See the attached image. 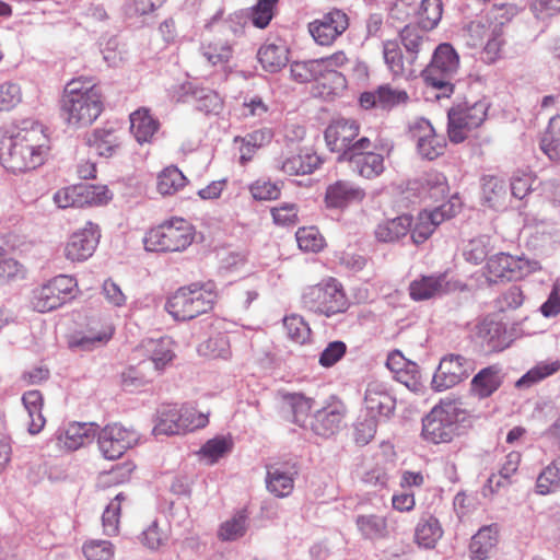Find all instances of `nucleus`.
<instances>
[{"mask_svg": "<svg viewBox=\"0 0 560 560\" xmlns=\"http://www.w3.org/2000/svg\"><path fill=\"white\" fill-rule=\"evenodd\" d=\"M10 139L7 152L0 153V162L12 173H23L40 166L49 151V139L44 127L34 121H24Z\"/></svg>", "mask_w": 560, "mask_h": 560, "instance_id": "1", "label": "nucleus"}, {"mask_svg": "<svg viewBox=\"0 0 560 560\" xmlns=\"http://www.w3.org/2000/svg\"><path fill=\"white\" fill-rule=\"evenodd\" d=\"M104 109L101 90L91 80L73 79L65 86L60 112L65 122L79 129L92 125Z\"/></svg>", "mask_w": 560, "mask_h": 560, "instance_id": "2", "label": "nucleus"}, {"mask_svg": "<svg viewBox=\"0 0 560 560\" xmlns=\"http://www.w3.org/2000/svg\"><path fill=\"white\" fill-rule=\"evenodd\" d=\"M218 298L213 281L194 282L179 288L166 302L167 312L177 320H190L212 310Z\"/></svg>", "mask_w": 560, "mask_h": 560, "instance_id": "3", "label": "nucleus"}, {"mask_svg": "<svg viewBox=\"0 0 560 560\" xmlns=\"http://www.w3.org/2000/svg\"><path fill=\"white\" fill-rule=\"evenodd\" d=\"M459 70V56L448 43L440 44L431 61L421 70L428 85L438 91L436 97H450L454 93L455 77Z\"/></svg>", "mask_w": 560, "mask_h": 560, "instance_id": "4", "label": "nucleus"}, {"mask_svg": "<svg viewBox=\"0 0 560 560\" xmlns=\"http://www.w3.org/2000/svg\"><path fill=\"white\" fill-rule=\"evenodd\" d=\"M463 412L460 402L445 398L422 420V438L433 444L448 443L457 435L459 416Z\"/></svg>", "mask_w": 560, "mask_h": 560, "instance_id": "5", "label": "nucleus"}, {"mask_svg": "<svg viewBox=\"0 0 560 560\" xmlns=\"http://www.w3.org/2000/svg\"><path fill=\"white\" fill-rule=\"evenodd\" d=\"M194 240L192 226L182 218H174L151 229L144 236V248L149 252H182Z\"/></svg>", "mask_w": 560, "mask_h": 560, "instance_id": "6", "label": "nucleus"}, {"mask_svg": "<svg viewBox=\"0 0 560 560\" xmlns=\"http://www.w3.org/2000/svg\"><path fill=\"white\" fill-rule=\"evenodd\" d=\"M302 303L311 312L326 317L343 313L348 308L342 285L334 278L306 288L302 294Z\"/></svg>", "mask_w": 560, "mask_h": 560, "instance_id": "7", "label": "nucleus"}, {"mask_svg": "<svg viewBox=\"0 0 560 560\" xmlns=\"http://www.w3.org/2000/svg\"><path fill=\"white\" fill-rule=\"evenodd\" d=\"M207 423L208 417L191 407L177 409L175 406H163L158 410L153 434L155 436L182 434L205 428Z\"/></svg>", "mask_w": 560, "mask_h": 560, "instance_id": "8", "label": "nucleus"}, {"mask_svg": "<svg viewBox=\"0 0 560 560\" xmlns=\"http://www.w3.org/2000/svg\"><path fill=\"white\" fill-rule=\"evenodd\" d=\"M488 105L483 101L463 102L454 105L447 113V135L453 143H460L471 129L479 127L486 119Z\"/></svg>", "mask_w": 560, "mask_h": 560, "instance_id": "9", "label": "nucleus"}, {"mask_svg": "<svg viewBox=\"0 0 560 560\" xmlns=\"http://www.w3.org/2000/svg\"><path fill=\"white\" fill-rule=\"evenodd\" d=\"M77 281L73 277L60 275L34 291L32 304L39 313L56 310L73 299Z\"/></svg>", "mask_w": 560, "mask_h": 560, "instance_id": "10", "label": "nucleus"}, {"mask_svg": "<svg viewBox=\"0 0 560 560\" xmlns=\"http://www.w3.org/2000/svg\"><path fill=\"white\" fill-rule=\"evenodd\" d=\"M475 370V362L462 354L450 353L444 355L433 375L432 388L443 392L462 383Z\"/></svg>", "mask_w": 560, "mask_h": 560, "instance_id": "11", "label": "nucleus"}, {"mask_svg": "<svg viewBox=\"0 0 560 560\" xmlns=\"http://www.w3.org/2000/svg\"><path fill=\"white\" fill-rule=\"evenodd\" d=\"M97 433V445L106 459H117L139 441V434L119 423L107 424Z\"/></svg>", "mask_w": 560, "mask_h": 560, "instance_id": "12", "label": "nucleus"}, {"mask_svg": "<svg viewBox=\"0 0 560 560\" xmlns=\"http://www.w3.org/2000/svg\"><path fill=\"white\" fill-rule=\"evenodd\" d=\"M537 268L536 261H530L523 256H512L506 253H498L487 260V270L490 280L516 281L529 275Z\"/></svg>", "mask_w": 560, "mask_h": 560, "instance_id": "13", "label": "nucleus"}, {"mask_svg": "<svg viewBox=\"0 0 560 560\" xmlns=\"http://www.w3.org/2000/svg\"><path fill=\"white\" fill-rule=\"evenodd\" d=\"M307 27L318 45L329 46L348 30L349 18L342 10L334 8L310 22Z\"/></svg>", "mask_w": 560, "mask_h": 560, "instance_id": "14", "label": "nucleus"}, {"mask_svg": "<svg viewBox=\"0 0 560 560\" xmlns=\"http://www.w3.org/2000/svg\"><path fill=\"white\" fill-rule=\"evenodd\" d=\"M474 338L486 353L502 351L511 343L505 325L490 318H485L475 326Z\"/></svg>", "mask_w": 560, "mask_h": 560, "instance_id": "15", "label": "nucleus"}, {"mask_svg": "<svg viewBox=\"0 0 560 560\" xmlns=\"http://www.w3.org/2000/svg\"><path fill=\"white\" fill-rule=\"evenodd\" d=\"M98 241L97 225L88 222L83 229L71 234L65 247V256L71 261L86 260L93 255Z\"/></svg>", "mask_w": 560, "mask_h": 560, "instance_id": "16", "label": "nucleus"}, {"mask_svg": "<svg viewBox=\"0 0 560 560\" xmlns=\"http://www.w3.org/2000/svg\"><path fill=\"white\" fill-rule=\"evenodd\" d=\"M266 488L277 498L290 495L294 489V479L299 475L296 463L285 462L266 466Z\"/></svg>", "mask_w": 560, "mask_h": 560, "instance_id": "17", "label": "nucleus"}, {"mask_svg": "<svg viewBox=\"0 0 560 560\" xmlns=\"http://www.w3.org/2000/svg\"><path fill=\"white\" fill-rule=\"evenodd\" d=\"M411 137L417 141L419 154L428 160H434L443 154L445 140L435 130L428 119L420 118L410 128Z\"/></svg>", "mask_w": 560, "mask_h": 560, "instance_id": "18", "label": "nucleus"}, {"mask_svg": "<svg viewBox=\"0 0 560 560\" xmlns=\"http://www.w3.org/2000/svg\"><path fill=\"white\" fill-rule=\"evenodd\" d=\"M364 405L370 416L389 419L396 409V399L388 390L386 384L373 381L365 389Z\"/></svg>", "mask_w": 560, "mask_h": 560, "instance_id": "19", "label": "nucleus"}, {"mask_svg": "<svg viewBox=\"0 0 560 560\" xmlns=\"http://www.w3.org/2000/svg\"><path fill=\"white\" fill-rule=\"evenodd\" d=\"M359 124L353 119L337 118L325 130V141L332 152L343 153L358 137Z\"/></svg>", "mask_w": 560, "mask_h": 560, "instance_id": "20", "label": "nucleus"}, {"mask_svg": "<svg viewBox=\"0 0 560 560\" xmlns=\"http://www.w3.org/2000/svg\"><path fill=\"white\" fill-rule=\"evenodd\" d=\"M409 100L405 90L394 89L389 84L380 85L375 91L363 92L360 96V105L364 109L381 108L392 109Z\"/></svg>", "mask_w": 560, "mask_h": 560, "instance_id": "21", "label": "nucleus"}, {"mask_svg": "<svg viewBox=\"0 0 560 560\" xmlns=\"http://www.w3.org/2000/svg\"><path fill=\"white\" fill-rule=\"evenodd\" d=\"M383 57L387 69L394 77L412 79L417 75L419 67L415 63L412 57L402 54L396 40H385L383 43Z\"/></svg>", "mask_w": 560, "mask_h": 560, "instance_id": "22", "label": "nucleus"}, {"mask_svg": "<svg viewBox=\"0 0 560 560\" xmlns=\"http://www.w3.org/2000/svg\"><path fill=\"white\" fill-rule=\"evenodd\" d=\"M365 191L349 180H337L326 188L325 205L330 209H343L364 199Z\"/></svg>", "mask_w": 560, "mask_h": 560, "instance_id": "23", "label": "nucleus"}, {"mask_svg": "<svg viewBox=\"0 0 560 560\" xmlns=\"http://www.w3.org/2000/svg\"><path fill=\"white\" fill-rule=\"evenodd\" d=\"M452 290L453 288L445 273L422 276L420 279L413 280L409 285L410 298L413 301L440 298Z\"/></svg>", "mask_w": 560, "mask_h": 560, "instance_id": "24", "label": "nucleus"}, {"mask_svg": "<svg viewBox=\"0 0 560 560\" xmlns=\"http://www.w3.org/2000/svg\"><path fill=\"white\" fill-rule=\"evenodd\" d=\"M343 418L345 408L342 405H329L315 412L311 421V429L319 436L329 438L340 430Z\"/></svg>", "mask_w": 560, "mask_h": 560, "instance_id": "25", "label": "nucleus"}, {"mask_svg": "<svg viewBox=\"0 0 560 560\" xmlns=\"http://www.w3.org/2000/svg\"><path fill=\"white\" fill-rule=\"evenodd\" d=\"M428 30L418 25H406L399 33L400 42L405 48L406 55L412 57L415 63L420 68L419 59L422 54H428L431 49V42L427 34Z\"/></svg>", "mask_w": 560, "mask_h": 560, "instance_id": "26", "label": "nucleus"}, {"mask_svg": "<svg viewBox=\"0 0 560 560\" xmlns=\"http://www.w3.org/2000/svg\"><path fill=\"white\" fill-rule=\"evenodd\" d=\"M98 425L93 422H73L58 435L59 444L68 451H75L90 443L96 435Z\"/></svg>", "mask_w": 560, "mask_h": 560, "instance_id": "27", "label": "nucleus"}, {"mask_svg": "<svg viewBox=\"0 0 560 560\" xmlns=\"http://www.w3.org/2000/svg\"><path fill=\"white\" fill-rule=\"evenodd\" d=\"M411 185V189L417 190L422 199L439 201L448 192L446 177L436 171L424 173Z\"/></svg>", "mask_w": 560, "mask_h": 560, "instance_id": "28", "label": "nucleus"}, {"mask_svg": "<svg viewBox=\"0 0 560 560\" xmlns=\"http://www.w3.org/2000/svg\"><path fill=\"white\" fill-rule=\"evenodd\" d=\"M481 200L494 210L506 208L508 188L505 182L497 176L486 175L481 178Z\"/></svg>", "mask_w": 560, "mask_h": 560, "instance_id": "29", "label": "nucleus"}, {"mask_svg": "<svg viewBox=\"0 0 560 560\" xmlns=\"http://www.w3.org/2000/svg\"><path fill=\"white\" fill-rule=\"evenodd\" d=\"M501 370L498 365H490L480 370L470 382V392L479 397H490L499 389L502 383Z\"/></svg>", "mask_w": 560, "mask_h": 560, "instance_id": "30", "label": "nucleus"}, {"mask_svg": "<svg viewBox=\"0 0 560 560\" xmlns=\"http://www.w3.org/2000/svg\"><path fill=\"white\" fill-rule=\"evenodd\" d=\"M113 332L114 328L110 324L102 325L98 330L90 327L84 334L72 336L69 345L71 348L91 351L107 343L113 337Z\"/></svg>", "mask_w": 560, "mask_h": 560, "instance_id": "31", "label": "nucleus"}, {"mask_svg": "<svg viewBox=\"0 0 560 560\" xmlns=\"http://www.w3.org/2000/svg\"><path fill=\"white\" fill-rule=\"evenodd\" d=\"M498 542V529L495 525L481 527L477 534L471 537L469 544L471 560H486L494 549Z\"/></svg>", "mask_w": 560, "mask_h": 560, "instance_id": "32", "label": "nucleus"}, {"mask_svg": "<svg viewBox=\"0 0 560 560\" xmlns=\"http://www.w3.org/2000/svg\"><path fill=\"white\" fill-rule=\"evenodd\" d=\"M86 143L100 156L109 158L119 147L118 131L113 127L95 129L86 138Z\"/></svg>", "mask_w": 560, "mask_h": 560, "instance_id": "33", "label": "nucleus"}, {"mask_svg": "<svg viewBox=\"0 0 560 560\" xmlns=\"http://www.w3.org/2000/svg\"><path fill=\"white\" fill-rule=\"evenodd\" d=\"M289 49L284 44H265L258 52L257 58L264 70L275 73L280 71L289 61Z\"/></svg>", "mask_w": 560, "mask_h": 560, "instance_id": "34", "label": "nucleus"}, {"mask_svg": "<svg viewBox=\"0 0 560 560\" xmlns=\"http://www.w3.org/2000/svg\"><path fill=\"white\" fill-rule=\"evenodd\" d=\"M411 226L412 217L402 214L380 223L375 230V236L381 242H397L409 234Z\"/></svg>", "mask_w": 560, "mask_h": 560, "instance_id": "35", "label": "nucleus"}, {"mask_svg": "<svg viewBox=\"0 0 560 560\" xmlns=\"http://www.w3.org/2000/svg\"><path fill=\"white\" fill-rule=\"evenodd\" d=\"M354 172L364 178H374L384 172V158L380 153L363 152L360 155H350L347 160Z\"/></svg>", "mask_w": 560, "mask_h": 560, "instance_id": "36", "label": "nucleus"}, {"mask_svg": "<svg viewBox=\"0 0 560 560\" xmlns=\"http://www.w3.org/2000/svg\"><path fill=\"white\" fill-rule=\"evenodd\" d=\"M159 129V121L147 108H139L130 115V130L139 143L151 141Z\"/></svg>", "mask_w": 560, "mask_h": 560, "instance_id": "37", "label": "nucleus"}, {"mask_svg": "<svg viewBox=\"0 0 560 560\" xmlns=\"http://www.w3.org/2000/svg\"><path fill=\"white\" fill-rule=\"evenodd\" d=\"M322 164L320 158L313 152H300L281 162L280 170L288 175H306Z\"/></svg>", "mask_w": 560, "mask_h": 560, "instance_id": "38", "label": "nucleus"}, {"mask_svg": "<svg viewBox=\"0 0 560 560\" xmlns=\"http://www.w3.org/2000/svg\"><path fill=\"white\" fill-rule=\"evenodd\" d=\"M317 95L323 98H330L346 88L345 75L336 69L322 68L320 74L314 81Z\"/></svg>", "mask_w": 560, "mask_h": 560, "instance_id": "39", "label": "nucleus"}, {"mask_svg": "<svg viewBox=\"0 0 560 560\" xmlns=\"http://www.w3.org/2000/svg\"><path fill=\"white\" fill-rule=\"evenodd\" d=\"M73 192L75 197V208L101 206L110 199L109 191L105 186L79 184L73 186Z\"/></svg>", "mask_w": 560, "mask_h": 560, "instance_id": "40", "label": "nucleus"}, {"mask_svg": "<svg viewBox=\"0 0 560 560\" xmlns=\"http://www.w3.org/2000/svg\"><path fill=\"white\" fill-rule=\"evenodd\" d=\"M443 535L438 518L432 515L422 517L416 527V541L424 548H433Z\"/></svg>", "mask_w": 560, "mask_h": 560, "instance_id": "41", "label": "nucleus"}, {"mask_svg": "<svg viewBox=\"0 0 560 560\" xmlns=\"http://www.w3.org/2000/svg\"><path fill=\"white\" fill-rule=\"evenodd\" d=\"M144 348L150 354L151 363L154 365L155 370H163L174 358L172 340L168 337L156 340L150 339L145 341Z\"/></svg>", "mask_w": 560, "mask_h": 560, "instance_id": "42", "label": "nucleus"}, {"mask_svg": "<svg viewBox=\"0 0 560 560\" xmlns=\"http://www.w3.org/2000/svg\"><path fill=\"white\" fill-rule=\"evenodd\" d=\"M544 153L557 163H560V115L549 119L548 127L540 140Z\"/></svg>", "mask_w": 560, "mask_h": 560, "instance_id": "43", "label": "nucleus"}, {"mask_svg": "<svg viewBox=\"0 0 560 560\" xmlns=\"http://www.w3.org/2000/svg\"><path fill=\"white\" fill-rule=\"evenodd\" d=\"M560 489V457L555 458L538 475L536 493L547 495Z\"/></svg>", "mask_w": 560, "mask_h": 560, "instance_id": "44", "label": "nucleus"}, {"mask_svg": "<svg viewBox=\"0 0 560 560\" xmlns=\"http://www.w3.org/2000/svg\"><path fill=\"white\" fill-rule=\"evenodd\" d=\"M560 371V361L555 360L551 362H539L529 371H527L521 378L515 383V387L523 389L529 388L533 385L541 382L542 380L551 376Z\"/></svg>", "mask_w": 560, "mask_h": 560, "instance_id": "45", "label": "nucleus"}, {"mask_svg": "<svg viewBox=\"0 0 560 560\" xmlns=\"http://www.w3.org/2000/svg\"><path fill=\"white\" fill-rule=\"evenodd\" d=\"M355 524L365 539H381L387 536L386 518L375 514L358 515Z\"/></svg>", "mask_w": 560, "mask_h": 560, "instance_id": "46", "label": "nucleus"}, {"mask_svg": "<svg viewBox=\"0 0 560 560\" xmlns=\"http://www.w3.org/2000/svg\"><path fill=\"white\" fill-rule=\"evenodd\" d=\"M186 185V177L176 166L164 168L158 176L156 188L161 195L177 192Z\"/></svg>", "mask_w": 560, "mask_h": 560, "instance_id": "47", "label": "nucleus"}, {"mask_svg": "<svg viewBox=\"0 0 560 560\" xmlns=\"http://www.w3.org/2000/svg\"><path fill=\"white\" fill-rule=\"evenodd\" d=\"M247 527L248 516L246 512L238 511L230 520L222 523L219 537L226 541L236 540L245 535Z\"/></svg>", "mask_w": 560, "mask_h": 560, "instance_id": "48", "label": "nucleus"}, {"mask_svg": "<svg viewBox=\"0 0 560 560\" xmlns=\"http://www.w3.org/2000/svg\"><path fill=\"white\" fill-rule=\"evenodd\" d=\"M320 70L322 63L318 59L293 61L290 66L291 78L298 83L314 82Z\"/></svg>", "mask_w": 560, "mask_h": 560, "instance_id": "49", "label": "nucleus"}, {"mask_svg": "<svg viewBox=\"0 0 560 560\" xmlns=\"http://www.w3.org/2000/svg\"><path fill=\"white\" fill-rule=\"evenodd\" d=\"M442 0H422L419 9V19L424 30H433L442 19Z\"/></svg>", "mask_w": 560, "mask_h": 560, "instance_id": "50", "label": "nucleus"}, {"mask_svg": "<svg viewBox=\"0 0 560 560\" xmlns=\"http://www.w3.org/2000/svg\"><path fill=\"white\" fill-rule=\"evenodd\" d=\"M194 104L205 114H217L222 108V100L219 94L208 88H199L195 91Z\"/></svg>", "mask_w": 560, "mask_h": 560, "instance_id": "51", "label": "nucleus"}, {"mask_svg": "<svg viewBox=\"0 0 560 560\" xmlns=\"http://www.w3.org/2000/svg\"><path fill=\"white\" fill-rule=\"evenodd\" d=\"M283 326L288 337L296 343H305L311 336L308 324L299 315H290L284 317Z\"/></svg>", "mask_w": 560, "mask_h": 560, "instance_id": "52", "label": "nucleus"}, {"mask_svg": "<svg viewBox=\"0 0 560 560\" xmlns=\"http://www.w3.org/2000/svg\"><path fill=\"white\" fill-rule=\"evenodd\" d=\"M295 236L302 250L319 252L324 247V238L314 226L300 228Z\"/></svg>", "mask_w": 560, "mask_h": 560, "instance_id": "53", "label": "nucleus"}, {"mask_svg": "<svg viewBox=\"0 0 560 560\" xmlns=\"http://www.w3.org/2000/svg\"><path fill=\"white\" fill-rule=\"evenodd\" d=\"M249 191L256 200H276L280 196L281 186L268 178H259L249 186Z\"/></svg>", "mask_w": 560, "mask_h": 560, "instance_id": "54", "label": "nucleus"}, {"mask_svg": "<svg viewBox=\"0 0 560 560\" xmlns=\"http://www.w3.org/2000/svg\"><path fill=\"white\" fill-rule=\"evenodd\" d=\"M279 0H258L252 9V23L258 28H265L273 18L275 9Z\"/></svg>", "mask_w": 560, "mask_h": 560, "instance_id": "55", "label": "nucleus"}, {"mask_svg": "<svg viewBox=\"0 0 560 560\" xmlns=\"http://www.w3.org/2000/svg\"><path fill=\"white\" fill-rule=\"evenodd\" d=\"M285 400L291 407L293 420L300 427H305L306 419L312 408V399L303 396L302 394H290Z\"/></svg>", "mask_w": 560, "mask_h": 560, "instance_id": "56", "label": "nucleus"}, {"mask_svg": "<svg viewBox=\"0 0 560 560\" xmlns=\"http://www.w3.org/2000/svg\"><path fill=\"white\" fill-rule=\"evenodd\" d=\"M232 52V46L226 42H213L202 46L205 58L213 66L228 62Z\"/></svg>", "mask_w": 560, "mask_h": 560, "instance_id": "57", "label": "nucleus"}, {"mask_svg": "<svg viewBox=\"0 0 560 560\" xmlns=\"http://www.w3.org/2000/svg\"><path fill=\"white\" fill-rule=\"evenodd\" d=\"M122 499L121 493L117 494L103 512V530L107 536H113L118 532L120 500Z\"/></svg>", "mask_w": 560, "mask_h": 560, "instance_id": "58", "label": "nucleus"}, {"mask_svg": "<svg viewBox=\"0 0 560 560\" xmlns=\"http://www.w3.org/2000/svg\"><path fill=\"white\" fill-rule=\"evenodd\" d=\"M88 560H113L114 547L108 540H90L83 545Z\"/></svg>", "mask_w": 560, "mask_h": 560, "instance_id": "59", "label": "nucleus"}, {"mask_svg": "<svg viewBox=\"0 0 560 560\" xmlns=\"http://www.w3.org/2000/svg\"><path fill=\"white\" fill-rule=\"evenodd\" d=\"M233 443L230 439L224 436H217L212 440H209L203 444L200 450V453L210 459V463L217 462L220 457L224 456L226 453L231 451Z\"/></svg>", "mask_w": 560, "mask_h": 560, "instance_id": "60", "label": "nucleus"}, {"mask_svg": "<svg viewBox=\"0 0 560 560\" xmlns=\"http://www.w3.org/2000/svg\"><path fill=\"white\" fill-rule=\"evenodd\" d=\"M434 223H432V219L428 215V211L424 210L419 213L417 218V222L413 228H410V237L412 242L417 245L424 243L434 232Z\"/></svg>", "mask_w": 560, "mask_h": 560, "instance_id": "61", "label": "nucleus"}, {"mask_svg": "<svg viewBox=\"0 0 560 560\" xmlns=\"http://www.w3.org/2000/svg\"><path fill=\"white\" fill-rule=\"evenodd\" d=\"M165 0H132L124 7L127 18L133 19L148 15L161 8Z\"/></svg>", "mask_w": 560, "mask_h": 560, "instance_id": "62", "label": "nucleus"}, {"mask_svg": "<svg viewBox=\"0 0 560 560\" xmlns=\"http://www.w3.org/2000/svg\"><path fill=\"white\" fill-rule=\"evenodd\" d=\"M503 28V23L493 24L489 36L482 45L490 60H494L499 56L501 48L505 43Z\"/></svg>", "mask_w": 560, "mask_h": 560, "instance_id": "63", "label": "nucleus"}, {"mask_svg": "<svg viewBox=\"0 0 560 560\" xmlns=\"http://www.w3.org/2000/svg\"><path fill=\"white\" fill-rule=\"evenodd\" d=\"M503 28V23L493 24L489 36L482 45L490 60H494L499 56L501 48L505 43Z\"/></svg>", "mask_w": 560, "mask_h": 560, "instance_id": "64", "label": "nucleus"}]
</instances>
